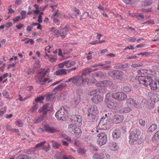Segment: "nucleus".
<instances>
[{
    "instance_id": "f704fd0d",
    "label": "nucleus",
    "mask_w": 159,
    "mask_h": 159,
    "mask_svg": "<svg viewBox=\"0 0 159 159\" xmlns=\"http://www.w3.org/2000/svg\"><path fill=\"white\" fill-rule=\"evenodd\" d=\"M45 116H43V114H42L41 116L38 117L34 120V122L36 123H39L43 120L44 117Z\"/></svg>"
},
{
    "instance_id": "cd10ccee",
    "label": "nucleus",
    "mask_w": 159,
    "mask_h": 159,
    "mask_svg": "<svg viewBox=\"0 0 159 159\" xmlns=\"http://www.w3.org/2000/svg\"><path fill=\"white\" fill-rule=\"evenodd\" d=\"M71 82L73 84L77 83L80 81V76H75L71 78Z\"/></svg>"
},
{
    "instance_id": "473e14b6",
    "label": "nucleus",
    "mask_w": 159,
    "mask_h": 159,
    "mask_svg": "<svg viewBox=\"0 0 159 159\" xmlns=\"http://www.w3.org/2000/svg\"><path fill=\"white\" fill-rule=\"evenodd\" d=\"M149 70H140L137 71V72L139 75H145L148 73Z\"/></svg>"
},
{
    "instance_id": "20e7f679",
    "label": "nucleus",
    "mask_w": 159,
    "mask_h": 159,
    "mask_svg": "<svg viewBox=\"0 0 159 159\" xmlns=\"http://www.w3.org/2000/svg\"><path fill=\"white\" fill-rule=\"evenodd\" d=\"M48 72L47 70L39 72L38 74V80H37V82L40 85H43L47 81L48 83H49L52 81V80L47 78H44V76L46 75Z\"/></svg>"
},
{
    "instance_id": "dca6fc26",
    "label": "nucleus",
    "mask_w": 159,
    "mask_h": 159,
    "mask_svg": "<svg viewBox=\"0 0 159 159\" xmlns=\"http://www.w3.org/2000/svg\"><path fill=\"white\" fill-rule=\"evenodd\" d=\"M73 119L72 120L73 123H74L76 125H79L81 123L82 121V117L79 115H73Z\"/></svg>"
},
{
    "instance_id": "a18cd8bd",
    "label": "nucleus",
    "mask_w": 159,
    "mask_h": 159,
    "mask_svg": "<svg viewBox=\"0 0 159 159\" xmlns=\"http://www.w3.org/2000/svg\"><path fill=\"white\" fill-rule=\"evenodd\" d=\"M96 86L98 87H104L103 84V81H99L95 84Z\"/></svg>"
},
{
    "instance_id": "1a4fd4ad",
    "label": "nucleus",
    "mask_w": 159,
    "mask_h": 159,
    "mask_svg": "<svg viewBox=\"0 0 159 159\" xmlns=\"http://www.w3.org/2000/svg\"><path fill=\"white\" fill-rule=\"evenodd\" d=\"M111 72L115 80H121L124 77V73L122 71L119 70H114Z\"/></svg>"
},
{
    "instance_id": "393cba45",
    "label": "nucleus",
    "mask_w": 159,
    "mask_h": 159,
    "mask_svg": "<svg viewBox=\"0 0 159 159\" xmlns=\"http://www.w3.org/2000/svg\"><path fill=\"white\" fill-rule=\"evenodd\" d=\"M92 72V68L91 67L86 68L82 71V76H85L87 74L89 73Z\"/></svg>"
},
{
    "instance_id": "2f4dec72",
    "label": "nucleus",
    "mask_w": 159,
    "mask_h": 159,
    "mask_svg": "<svg viewBox=\"0 0 159 159\" xmlns=\"http://www.w3.org/2000/svg\"><path fill=\"white\" fill-rule=\"evenodd\" d=\"M66 67L69 68L71 66L74 65L75 64V61H66Z\"/></svg>"
},
{
    "instance_id": "6e6d98bb",
    "label": "nucleus",
    "mask_w": 159,
    "mask_h": 159,
    "mask_svg": "<svg viewBox=\"0 0 159 159\" xmlns=\"http://www.w3.org/2000/svg\"><path fill=\"white\" fill-rule=\"evenodd\" d=\"M26 12L24 10H22L20 13V14L22 16V17L21 18V19H24V18H25V15L26 14Z\"/></svg>"
},
{
    "instance_id": "ea45409f",
    "label": "nucleus",
    "mask_w": 159,
    "mask_h": 159,
    "mask_svg": "<svg viewBox=\"0 0 159 159\" xmlns=\"http://www.w3.org/2000/svg\"><path fill=\"white\" fill-rule=\"evenodd\" d=\"M44 99V96H41L40 97H39L36 98L35 100V101L36 102V103H37L38 102H40V103L42 102V101Z\"/></svg>"
},
{
    "instance_id": "a878e982",
    "label": "nucleus",
    "mask_w": 159,
    "mask_h": 159,
    "mask_svg": "<svg viewBox=\"0 0 159 159\" xmlns=\"http://www.w3.org/2000/svg\"><path fill=\"white\" fill-rule=\"evenodd\" d=\"M100 90L98 89H95L93 90L90 91L88 93V95L89 96H93L94 95H96L99 93L100 92Z\"/></svg>"
},
{
    "instance_id": "79ce46f5",
    "label": "nucleus",
    "mask_w": 159,
    "mask_h": 159,
    "mask_svg": "<svg viewBox=\"0 0 159 159\" xmlns=\"http://www.w3.org/2000/svg\"><path fill=\"white\" fill-rule=\"evenodd\" d=\"M136 40V38L133 37H128L126 38V40L127 42L133 43Z\"/></svg>"
},
{
    "instance_id": "09e8293b",
    "label": "nucleus",
    "mask_w": 159,
    "mask_h": 159,
    "mask_svg": "<svg viewBox=\"0 0 159 159\" xmlns=\"http://www.w3.org/2000/svg\"><path fill=\"white\" fill-rule=\"evenodd\" d=\"M78 152L80 154H84L85 152L84 149L81 148H79L78 149Z\"/></svg>"
},
{
    "instance_id": "aec40b11",
    "label": "nucleus",
    "mask_w": 159,
    "mask_h": 159,
    "mask_svg": "<svg viewBox=\"0 0 159 159\" xmlns=\"http://www.w3.org/2000/svg\"><path fill=\"white\" fill-rule=\"evenodd\" d=\"M121 135V132L120 130L115 129L112 133V136L113 138L117 139L119 138Z\"/></svg>"
},
{
    "instance_id": "bf43d9fd",
    "label": "nucleus",
    "mask_w": 159,
    "mask_h": 159,
    "mask_svg": "<svg viewBox=\"0 0 159 159\" xmlns=\"http://www.w3.org/2000/svg\"><path fill=\"white\" fill-rule=\"evenodd\" d=\"M4 25L6 28H9L12 26V23L11 22H8L7 23Z\"/></svg>"
},
{
    "instance_id": "2eb2a0df",
    "label": "nucleus",
    "mask_w": 159,
    "mask_h": 159,
    "mask_svg": "<svg viewBox=\"0 0 159 159\" xmlns=\"http://www.w3.org/2000/svg\"><path fill=\"white\" fill-rule=\"evenodd\" d=\"M91 100L93 103L97 104L102 102L103 101V98L101 95L98 94L93 96Z\"/></svg>"
},
{
    "instance_id": "4c0bfd02",
    "label": "nucleus",
    "mask_w": 159,
    "mask_h": 159,
    "mask_svg": "<svg viewBox=\"0 0 159 159\" xmlns=\"http://www.w3.org/2000/svg\"><path fill=\"white\" fill-rule=\"evenodd\" d=\"M38 105L37 103L35 104L30 109V111L31 112H34L38 108Z\"/></svg>"
},
{
    "instance_id": "e433bc0d",
    "label": "nucleus",
    "mask_w": 159,
    "mask_h": 159,
    "mask_svg": "<svg viewBox=\"0 0 159 159\" xmlns=\"http://www.w3.org/2000/svg\"><path fill=\"white\" fill-rule=\"evenodd\" d=\"M22 19H21V18L20 16H17L14 18L12 20L14 23H16L19 21L22 20Z\"/></svg>"
},
{
    "instance_id": "c03bdc74",
    "label": "nucleus",
    "mask_w": 159,
    "mask_h": 159,
    "mask_svg": "<svg viewBox=\"0 0 159 159\" xmlns=\"http://www.w3.org/2000/svg\"><path fill=\"white\" fill-rule=\"evenodd\" d=\"M88 81V78H83L82 79L81 77H80V84H78V85H81V84H83L84 83L87 82Z\"/></svg>"
},
{
    "instance_id": "338daca9",
    "label": "nucleus",
    "mask_w": 159,
    "mask_h": 159,
    "mask_svg": "<svg viewBox=\"0 0 159 159\" xmlns=\"http://www.w3.org/2000/svg\"><path fill=\"white\" fill-rule=\"evenodd\" d=\"M61 142L62 143V144L64 146H68L69 143L66 141L64 140H62Z\"/></svg>"
},
{
    "instance_id": "8fccbe9b",
    "label": "nucleus",
    "mask_w": 159,
    "mask_h": 159,
    "mask_svg": "<svg viewBox=\"0 0 159 159\" xmlns=\"http://www.w3.org/2000/svg\"><path fill=\"white\" fill-rule=\"evenodd\" d=\"M139 123L141 126H144L146 124L145 121L143 119H141L139 120Z\"/></svg>"
},
{
    "instance_id": "69168bd1",
    "label": "nucleus",
    "mask_w": 159,
    "mask_h": 159,
    "mask_svg": "<svg viewBox=\"0 0 159 159\" xmlns=\"http://www.w3.org/2000/svg\"><path fill=\"white\" fill-rule=\"evenodd\" d=\"M6 129L7 130L12 131V129L11 126L9 125H7L6 126Z\"/></svg>"
},
{
    "instance_id": "603ef678",
    "label": "nucleus",
    "mask_w": 159,
    "mask_h": 159,
    "mask_svg": "<svg viewBox=\"0 0 159 159\" xmlns=\"http://www.w3.org/2000/svg\"><path fill=\"white\" fill-rule=\"evenodd\" d=\"M27 156L25 155L19 156L16 157V159H27Z\"/></svg>"
},
{
    "instance_id": "f8f14e48",
    "label": "nucleus",
    "mask_w": 159,
    "mask_h": 159,
    "mask_svg": "<svg viewBox=\"0 0 159 159\" xmlns=\"http://www.w3.org/2000/svg\"><path fill=\"white\" fill-rule=\"evenodd\" d=\"M44 130L48 132L54 133L57 131V129L53 126H50L48 125H44L43 128H40L38 129L39 131H44Z\"/></svg>"
},
{
    "instance_id": "864d4df0",
    "label": "nucleus",
    "mask_w": 159,
    "mask_h": 159,
    "mask_svg": "<svg viewBox=\"0 0 159 159\" xmlns=\"http://www.w3.org/2000/svg\"><path fill=\"white\" fill-rule=\"evenodd\" d=\"M16 125L18 127H21L22 126L23 124L21 120H17L16 122Z\"/></svg>"
},
{
    "instance_id": "72a5a7b5",
    "label": "nucleus",
    "mask_w": 159,
    "mask_h": 159,
    "mask_svg": "<svg viewBox=\"0 0 159 159\" xmlns=\"http://www.w3.org/2000/svg\"><path fill=\"white\" fill-rule=\"evenodd\" d=\"M110 147L111 149L113 151H116L117 150L118 147L117 146V144L115 143H112L110 144Z\"/></svg>"
},
{
    "instance_id": "f03ea898",
    "label": "nucleus",
    "mask_w": 159,
    "mask_h": 159,
    "mask_svg": "<svg viewBox=\"0 0 159 159\" xmlns=\"http://www.w3.org/2000/svg\"><path fill=\"white\" fill-rule=\"evenodd\" d=\"M139 82L145 86H149L152 90H157L159 88V79L153 80L149 76H140L137 78Z\"/></svg>"
},
{
    "instance_id": "4be33fe9",
    "label": "nucleus",
    "mask_w": 159,
    "mask_h": 159,
    "mask_svg": "<svg viewBox=\"0 0 159 159\" xmlns=\"http://www.w3.org/2000/svg\"><path fill=\"white\" fill-rule=\"evenodd\" d=\"M157 125L154 124H152L147 130L148 132H153L157 129Z\"/></svg>"
},
{
    "instance_id": "c756f323",
    "label": "nucleus",
    "mask_w": 159,
    "mask_h": 159,
    "mask_svg": "<svg viewBox=\"0 0 159 159\" xmlns=\"http://www.w3.org/2000/svg\"><path fill=\"white\" fill-rule=\"evenodd\" d=\"M47 57L49 59L50 61L51 62H55L57 60V59L53 56L51 55H49L46 53L45 57Z\"/></svg>"
},
{
    "instance_id": "5fc2aeb1",
    "label": "nucleus",
    "mask_w": 159,
    "mask_h": 159,
    "mask_svg": "<svg viewBox=\"0 0 159 159\" xmlns=\"http://www.w3.org/2000/svg\"><path fill=\"white\" fill-rule=\"evenodd\" d=\"M71 157V156H70V157L69 156V157H68L66 155H64L60 157H59V158L58 157L57 158H58V159H70Z\"/></svg>"
},
{
    "instance_id": "39448f33",
    "label": "nucleus",
    "mask_w": 159,
    "mask_h": 159,
    "mask_svg": "<svg viewBox=\"0 0 159 159\" xmlns=\"http://www.w3.org/2000/svg\"><path fill=\"white\" fill-rule=\"evenodd\" d=\"M140 134L141 132L139 129H134L129 134V143L133 144V142L136 141L139 139Z\"/></svg>"
},
{
    "instance_id": "3c124183",
    "label": "nucleus",
    "mask_w": 159,
    "mask_h": 159,
    "mask_svg": "<svg viewBox=\"0 0 159 159\" xmlns=\"http://www.w3.org/2000/svg\"><path fill=\"white\" fill-rule=\"evenodd\" d=\"M66 66V61L58 64V66L60 68H63L64 66Z\"/></svg>"
},
{
    "instance_id": "f257e3e1",
    "label": "nucleus",
    "mask_w": 159,
    "mask_h": 159,
    "mask_svg": "<svg viewBox=\"0 0 159 159\" xmlns=\"http://www.w3.org/2000/svg\"><path fill=\"white\" fill-rule=\"evenodd\" d=\"M127 97V95L124 92H118L114 93L109 92L106 95L105 102L108 107H112L114 105V99L119 101H124Z\"/></svg>"
},
{
    "instance_id": "c9c22d12",
    "label": "nucleus",
    "mask_w": 159,
    "mask_h": 159,
    "mask_svg": "<svg viewBox=\"0 0 159 159\" xmlns=\"http://www.w3.org/2000/svg\"><path fill=\"white\" fill-rule=\"evenodd\" d=\"M52 143V145L54 148H58L61 146V145L56 142L52 140L50 141Z\"/></svg>"
},
{
    "instance_id": "de8ad7c7",
    "label": "nucleus",
    "mask_w": 159,
    "mask_h": 159,
    "mask_svg": "<svg viewBox=\"0 0 159 159\" xmlns=\"http://www.w3.org/2000/svg\"><path fill=\"white\" fill-rule=\"evenodd\" d=\"M3 95L6 98H9V95L8 93L6 90H4L2 92Z\"/></svg>"
},
{
    "instance_id": "e2e57ef3",
    "label": "nucleus",
    "mask_w": 159,
    "mask_h": 159,
    "mask_svg": "<svg viewBox=\"0 0 159 159\" xmlns=\"http://www.w3.org/2000/svg\"><path fill=\"white\" fill-rule=\"evenodd\" d=\"M134 49V47L133 46L131 45H130L129 46H127L124 49V50H126L127 49Z\"/></svg>"
},
{
    "instance_id": "13d9d810",
    "label": "nucleus",
    "mask_w": 159,
    "mask_h": 159,
    "mask_svg": "<svg viewBox=\"0 0 159 159\" xmlns=\"http://www.w3.org/2000/svg\"><path fill=\"white\" fill-rule=\"evenodd\" d=\"M25 26L24 25L21 24H19L16 26V27L18 29H20L24 27Z\"/></svg>"
},
{
    "instance_id": "7c9ffc66",
    "label": "nucleus",
    "mask_w": 159,
    "mask_h": 159,
    "mask_svg": "<svg viewBox=\"0 0 159 159\" xmlns=\"http://www.w3.org/2000/svg\"><path fill=\"white\" fill-rule=\"evenodd\" d=\"M104 87H110L112 86L113 84L112 82L109 80L103 81Z\"/></svg>"
},
{
    "instance_id": "423d86ee",
    "label": "nucleus",
    "mask_w": 159,
    "mask_h": 159,
    "mask_svg": "<svg viewBox=\"0 0 159 159\" xmlns=\"http://www.w3.org/2000/svg\"><path fill=\"white\" fill-rule=\"evenodd\" d=\"M88 112V116L91 118L92 119H95L97 117V114L98 113V111L97 107L96 105H93L89 107L87 110Z\"/></svg>"
},
{
    "instance_id": "b1692460",
    "label": "nucleus",
    "mask_w": 159,
    "mask_h": 159,
    "mask_svg": "<svg viewBox=\"0 0 159 159\" xmlns=\"http://www.w3.org/2000/svg\"><path fill=\"white\" fill-rule=\"evenodd\" d=\"M81 98L80 97H75L74 99V101L72 102V105L73 107H76L77 104L79 103Z\"/></svg>"
},
{
    "instance_id": "a19ab883",
    "label": "nucleus",
    "mask_w": 159,
    "mask_h": 159,
    "mask_svg": "<svg viewBox=\"0 0 159 159\" xmlns=\"http://www.w3.org/2000/svg\"><path fill=\"white\" fill-rule=\"evenodd\" d=\"M66 86V84L65 83H61L59 85H58L55 88L56 89H62L64 87H65Z\"/></svg>"
},
{
    "instance_id": "4468645a",
    "label": "nucleus",
    "mask_w": 159,
    "mask_h": 159,
    "mask_svg": "<svg viewBox=\"0 0 159 159\" xmlns=\"http://www.w3.org/2000/svg\"><path fill=\"white\" fill-rule=\"evenodd\" d=\"M77 125L75 124H71L68 126V128L72 133L78 134L81 132V130L77 126Z\"/></svg>"
},
{
    "instance_id": "a211bd4d",
    "label": "nucleus",
    "mask_w": 159,
    "mask_h": 159,
    "mask_svg": "<svg viewBox=\"0 0 159 159\" xmlns=\"http://www.w3.org/2000/svg\"><path fill=\"white\" fill-rule=\"evenodd\" d=\"M47 108L48 105L46 104L39 110V112H42L43 116H45L48 111Z\"/></svg>"
},
{
    "instance_id": "9d476101",
    "label": "nucleus",
    "mask_w": 159,
    "mask_h": 159,
    "mask_svg": "<svg viewBox=\"0 0 159 159\" xmlns=\"http://www.w3.org/2000/svg\"><path fill=\"white\" fill-rule=\"evenodd\" d=\"M126 104L127 106L129 107L130 108L135 107L138 108L139 107V103L134 99L130 98L127 99Z\"/></svg>"
},
{
    "instance_id": "6ab92c4d",
    "label": "nucleus",
    "mask_w": 159,
    "mask_h": 159,
    "mask_svg": "<svg viewBox=\"0 0 159 159\" xmlns=\"http://www.w3.org/2000/svg\"><path fill=\"white\" fill-rule=\"evenodd\" d=\"M66 70L64 69H61L56 71L55 74L57 75H65L67 74Z\"/></svg>"
},
{
    "instance_id": "c85d7f7f",
    "label": "nucleus",
    "mask_w": 159,
    "mask_h": 159,
    "mask_svg": "<svg viewBox=\"0 0 159 159\" xmlns=\"http://www.w3.org/2000/svg\"><path fill=\"white\" fill-rule=\"evenodd\" d=\"M122 1L126 4H133L139 2L140 0H122Z\"/></svg>"
},
{
    "instance_id": "37998d69",
    "label": "nucleus",
    "mask_w": 159,
    "mask_h": 159,
    "mask_svg": "<svg viewBox=\"0 0 159 159\" xmlns=\"http://www.w3.org/2000/svg\"><path fill=\"white\" fill-rule=\"evenodd\" d=\"M72 14L75 16L78 15L79 14V10L76 8L74 9L72 11Z\"/></svg>"
},
{
    "instance_id": "774afa93",
    "label": "nucleus",
    "mask_w": 159,
    "mask_h": 159,
    "mask_svg": "<svg viewBox=\"0 0 159 159\" xmlns=\"http://www.w3.org/2000/svg\"><path fill=\"white\" fill-rule=\"evenodd\" d=\"M145 45L143 44H138L137 45L136 47L137 48H141V47H145Z\"/></svg>"
},
{
    "instance_id": "58836bf2",
    "label": "nucleus",
    "mask_w": 159,
    "mask_h": 159,
    "mask_svg": "<svg viewBox=\"0 0 159 159\" xmlns=\"http://www.w3.org/2000/svg\"><path fill=\"white\" fill-rule=\"evenodd\" d=\"M131 90V88L128 86H125L123 88V91L126 93L129 92Z\"/></svg>"
},
{
    "instance_id": "5701e85b",
    "label": "nucleus",
    "mask_w": 159,
    "mask_h": 159,
    "mask_svg": "<svg viewBox=\"0 0 159 159\" xmlns=\"http://www.w3.org/2000/svg\"><path fill=\"white\" fill-rule=\"evenodd\" d=\"M159 139V130L155 133L152 138V141L154 143H156Z\"/></svg>"
},
{
    "instance_id": "4d7b16f0",
    "label": "nucleus",
    "mask_w": 159,
    "mask_h": 159,
    "mask_svg": "<svg viewBox=\"0 0 159 159\" xmlns=\"http://www.w3.org/2000/svg\"><path fill=\"white\" fill-rule=\"evenodd\" d=\"M29 43L31 44H33L34 43V41L32 39H30L29 40L26 41L25 43V44H27Z\"/></svg>"
},
{
    "instance_id": "052dcab7",
    "label": "nucleus",
    "mask_w": 159,
    "mask_h": 159,
    "mask_svg": "<svg viewBox=\"0 0 159 159\" xmlns=\"http://www.w3.org/2000/svg\"><path fill=\"white\" fill-rule=\"evenodd\" d=\"M145 16L144 15L142 14H139V15L136 16V17L138 19H144V18Z\"/></svg>"
},
{
    "instance_id": "49530a36",
    "label": "nucleus",
    "mask_w": 159,
    "mask_h": 159,
    "mask_svg": "<svg viewBox=\"0 0 159 159\" xmlns=\"http://www.w3.org/2000/svg\"><path fill=\"white\" fill-rule=\"evenodd\" d=\"M54 33L56 35H57L58 36H60V35H61L62 34H63V32H60L59 31L57 30L56 29L54 31Z\"/></svg>"
},
{
    "instance_id": "412c9836",
    "label": "nucleus",
    "mask_w": 159,
    "mask_h": 159,
    "mask_svg": "<svg viewBox=\"0 0 159 159\" xmlns=\"http://www.w3.org/2000/svg\"><path fill=\"white\" fill-rule=\"evenodd\" d=\"M131 111V108L129 107H127L125 108H120L119 111L120 113H127L130 112Z\"/></svg>"
},
{
    "instance_id": "9b49d317",
    "label": "nucleus",
    "mask_w": 159,
    "mask_h": 159,
    "mask_svg": "<svg viewBox=\"0 0 159 159\" xmlns=\"http://www.w3.org/2000/svg\"><path fill=\"white\" fill-rule=\"evenodd\" d=\"M93 157L94 159H109L110 157L107 153L103 152L99 154H94Z\"/></svg>"
},
{
    "instance_id": "0eeeda50",
    "label": "nucleus",
    "mask_w": 159,
    "mask_h": 159,
    "mask_svg": "<svg viewBox=\"0 0 159 159\" xmlns=\"http://www.w3.org/2000/svg\"><path fill=\"white\" fill-rule=\"evenodd\" d=\"M97 139L98 144L99 146H102L107 142V135L104 133H99L97 135Z\"/></svg>"
},
{
    "instance_id": "ddd939ff",
    "label": "nucleus",
    "mask_w": 159,
    "mask_h": 159,
    "mask_svg": "<svg viewBox=\"0 0 159 159\" xmlns=\"http://www.w3.org/2000/svg\"><path fill=\"white\" fill-rule=\"evenodd\" d=\"M46 143L45 141L41 142L37 144L35 148H32L28 150H26L24 152L25 153L28 154H34L35 153L36 148H42L43 147L44 144Z\"/></svg>"
},
{
    "instance_id": "f3484780",
    "label": "nucleus",
    "mask_w": 159,
    "mask_h": 159,
    "mask_svg": "<svg viewBox=\"0 0 159 159\" xmlns=\"http://www.w3.org/2000/svg\"><path fill=\"white\" fill-rule=\"evenodd\" d=\"M124 118L123 116L116 115L114 117L113 120V122L116 124H120L124 120Z\"/></svg>"
},
{
    "instance_id": "0e129e2a",
    "label": "nucleus",
    "mask_w": 159,
    "mask_h": 159,
    "mask_svg": "<svg viewBox=\"0 0 159 159\" xmlns=\"http://www.w3.org/2000/svg\"><path fill=\"white\" fill-rule=\"evenodd\" d=\"M42 16H39L38 21L39 23H41L42 22Z\"/></svg>"
},
{
    "instance_id": "7ed1b4c3",
    "label": "nucleus",
    "mask_w": 159,
    "mask_h": 159,
    "mask_svg": "<svg viewBox=\"0 0 159 159\" xmlns=\"http://www.w3.org/2000/svg\"><path fill=\"white\" fill-rule=\"evenodd\" d=\"M69 108L67 106H62L55 113L56 118L59 120H64L68 114Z\"/></svg>"
},
{
    "instance_id": "bb28decb",
    "label": "nucleus",
    "mask_w": 159,
    "mask_h": 159,
    "mask_svg": "<svg viewBox=\"0 0 159 159\" xmlns=\"http://www.w3.org/2000/svg\"><path fill=\"white\" fill-rule=\"evenodd\" d=\"M152 101L157 102L159 100V95L157 93H154L151 94Z\"/></svg>"
},
{
    "instance_id": "680f3d73",
    "label": "nucleus",
    "mask_w": 159,
    "mask_h": 159,
    "mask_svg": "<svg viewBox=\"0 0 159 159\" xmlns=\"http://www.w3.org/2000/svg\"><path fill=\"white\" fill-rule=\"evenodd\" d=\"M69 26L68 25H66L65 27L63 28V32H67L69 30Z\"/></svg>"
},
{
    "instance_id": "6e6552de",
    "label": "nucleus",
    "mask_w": 159,
    "mask_h": 159,
    "mask_svg": "<svg viewBox=\"0 0 159 159\" xmlns=\"http://www.w3.org/2000/svg\"><path fill=\"white\" fill-rule=\"evenodd\" d=\"M107 117H103L101 119L99 123V125L102 126L101 128L105 130L109 129L110 126V122L108 120Z\"/></svg>"
}]
</instances>
